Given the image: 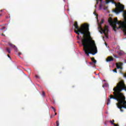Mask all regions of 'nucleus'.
I'll list each match as a JSON object with an SVG mask.
<instances>
[{
    "mask_svg": "<svg viewBox=\"0 0 126 126\" xmlns=\"http://www.w3.org/2000/svg\"><path fill=\"white\" fill-rule=\"evenodd\" d=\"M53 117H54V116L52 115L50 118H51V119H52Z\"/></svg>",
    "mask_w": 126,
    "mask_h": 126,
    "instance_id": "b1692460",
    "label": "nucleus"
},
{
    "mask_svg": "<svg viewBox=\"0 0 126 126\" xmlns=\"http://www.w3.org/2000/svg\"><path fill=\"white\" fill-rule=\"evenodd\" d=\"M91 60L92 61V63H93L94 64H95V63H97V61L96 60H95V58H94V57L92 58Z\"/></svg>",
    "mask_w": 126,
    "mask_h": 126,
    "instance_id": "f8f14e48",
    "label": "nucleus"
},
{
    "mask_svg": "<svg viewBox=\"0 0 126 126\" xmlns=\"http://www.w3.org/2000/svg\"><path fill=\"white\" fill-rule=\"evenodd\" d=\"M119 56H122V52H119Z\"/></svg>",
    "mask_w": 126,
    "mask_h": 126,
    "instance_id": "4be33fe9",
    "label": "nucleus"
},
{
    "mask_svg": "<svg viewBox=\"0 0 126 126\" xmlns=\"http://www.w3.org/2000/svg\"><path fill=\"white\" fill-rule=\"evenodd\" d=\"M5 50L8 53V54H10V52H11V49L9 47H6Z\"/></svg>",
    "mask_w": 126,
    "mask_h": 126,
    "instance_id": "9b49d317",
    "label": "nucleus"
},
{
    "mask_svg": "<svg viewBox=\"0 0 126 126\" xmlns=\"http://www.w3.org/2000/svg\"><path fill=\"white\" fill-rule=\"evenodd\" d=\"M7 56L9 58V59H10V56H9V55H8Z\"/></svg>",
    "mask_w": 126,
    "mask_h": 126,
    "instance_id": "393cba45",
    "label": "nucleus"
},
{
    "mask_svg": "<svg viewBox=\"0 0 126 126\" xmlns=\"http://www.w3.org/2000/svg\"><path fill=\"white\" fill-rule=\"evenodd\" d=\"M123 63H116V68H115L113 70V71L114 72H116L117 73V69H123Z\"/></svg>",
    "mask_w": 126,
    "mask_h": 126,
    "instance_id": "39448f33",
    "label": "nucleus"
},
{
    "mask_svg": "<svg viewBox=\"0 0 126 126\" xmlns=\"http://www.w3.org/2000/svg\"><path fill=\"white\" fill-rule=\"evenodd\" d=\"M125 63H126V60H125Z\"/></svg>",
    "mask_w": 126,
    "mask_h": 126,
    "instance_id": "c756f323",
    "label": "nucleus"
},
{
    "mask_svg": "<svg viewBox=\"0 0 126 126\" xmlns=\"http://www.w3.org/2000/svg\"><path fill=\"white\" fill-rule=\"evenodd\" d=\"M116 8L114 10V12L117 13V14L120 13V12H124L123 16L125 19L124 22L122 21H118V18H115L114 20H113L112 18H109L108 20V22L110 23V25L113 26V30L115 32H117V29H121V28H124V27L126 25V11L125 10V6L124 5L121 4V3H118L116 5Z\"/></svg>",
    "mask_w": 126,
    "mask_h": 126,
    "instance_id": "7ed1b4c3",
    "label": "nucleus"
},
{
    "mask_svg": "<svg viewBox=\"0 0 126 126\" xmlns=\"http://www.w3.org/2000/svg\"><path fill=\"white\" fill-rule=\"evenodd\" d=\"M51 108H52V109H53L54 113H56V108L55 107H53V106L51 107Z\"/></svg>",
    "mask_w": 126,
    "mask_h": 126,
    "instance_id": "dca6fc26",
    "label": "nucleus"
},
{
    "mask_svg": "<svg viewBox=\"0 0 126 126\" xmlns=\"http://www.w3.org/2000/svg\"><path fill=\"white\" fill-rule=\"evenodd\" d=\"M110 2H112V3H115V4H116V3L115 2V0H107L106 3L108 4Z\"/></svg>",
    "mask_w": 126,
    "mask_h": 126,
    "instance_id": "9d476101",
    "label": "nucleus"
},
{
    "mask_svg": "<svg viewBox=\"0 0 126 126\" xmlns=\"http://www.w3.org/2000/svg\"><path fill=\"white\" fill-rule=\"evenodd\" d=\"M105 126H107V124H106V123H105Z\"/></svg>",
    "mask_w": 126,
    "mask_h": 126,
    "instance_id": "c85d7f7f",
    "label": "nucleus"
},
{
    "mask_svg": "<svg viewBox=\"0 0 126 126\" xmlns=\"http://www.w3.org/2000/svg\"><path fill=\"white\" fill-rule=\"evenodd\" d=\"M5 27H2V28H1L0 29V30H4V29H5Z\"/></svg>",
    "mask_w": 126,
    "mask_h": 126,
    "instance_id": "6ab92c4d",
    "label": "nucleus"
},
{
    "mask_svg": "<svg viewBox=\"0 0 126 126\" xmlns=\"http://www.w3.org/2000/svg\"><path fill=\"white\" fill-rule=\"evenodd\" d=\"M125 23H126V22H125ZM120 29H122L125 33V34L126 35V24L123 27V28H121Z\"/></svg>",
    "mask_w": 126,
    "mask_h": 126,
    "instance_id": "0eeeda50",
    "label": "nucleus"
},
{
    "mask_svg": "<svg viewBox=\"0 0 126 126\" xmlns=\"http://www.w3.org/2000/svg\"><path fill=\"white\" fill-rule=\"evenodd\" d=\"M2 36H4V35L3 34H2Z\"/></svg>",
    "mask_w": 126,
    "mask_h": 126,
    "instance_id": "cd10ccee",
    "label": "nucleus"
},
{
    "mask_svg": "<svg viewBox=\"0 0 126 126\" xmlns=\"http://www.w3.org/2000/svg\"><path fill=\"white\" fill-rule=\"evenodd\" d=\"M60 123H59L58 121H56V126H59Z\"/></svg>",
    "mask_w": 126,
    "mask_h": 126,
    "instance_id": "a211bd4d",
    "label": "nucleus"
},
{
    "mask_svg": "<svg viewBox=\"0 0 126 126\" xmlns=\"http://www.w3.org/2000/svg\"><path fill=\"white\" fill-rule=\"evenodd\" d=\"M77 39H79V36L78 35V36H77Z\"/></svg>",
    "mask_w": 126,
    "mask_h": 126,
    "instance_id": "5701e85b",
    "label": "nucleus"
},
{
    "mask_svg": "<svg viewBox=\"0 0 126 126\" xmlns=\"http://www.w3.org/2000/svg\"><path fill=\"white\" fill-rule=\"evenodd\" d=\"M22 53L21 52H19L18 55L19 57H20V55H21Z\"/></svg>",
    "mask_w": 126,
    "mask_h": 126,
    "instance_id": "412c9836",
    "label": "nucleus"
},
{
    "mask_svg": "<svg viewBox=\"0 0 126 126\" xmlns=\"http://www.w3.org/2000/svg\"><path fill=\"white\" fill-rule=\"evenodd\" d=\"M35 77L36 78H40V77L38 76V75H35Z\"/></svg>",
    "mask_w": 126,
    "mask_h": 126,
    "instance_id": "aec40b11",
    "label": "nucleus"
},
{
    "mask_svg": "<svg viewBox=\"0 0 126 126\" xmlns=\"http://www.w3.org/2000/svg\"><path fill=\"white\" fill-rule=\"evenodd\" d=\"M89 63L91 65H95V64L93 62H90Z\"/></svg>",
    "mask_w": 126,
    "mask_h": 126,
    "instance_id": "f3484780",
    "label": "nucleus"
},
{
    "mask_svg": "<svg viewBox=\"0 0 126 126\" xmlns=\"http://www.w3.org/2000/svg\"><path fill=\"white\" fill-rule=\"evenodd\" d=\"M94 7L96 8V7H97V5H95L94 6Z\"/></svg>",
    "mask_w": 126,
    "mask_h": 126,
    "instance_id": "bb28decb",
    "label": "nucleus"
},
{
    "mask_svg": "<svg viewBox=\"0 0 126 126\" xmlns=\"http://www.w3.org/2000/svg\"><path fill=\"white\" fill-rule=\"evenodd\" d=\"M99 6H101V5H99Z\"/></svg>",
    "mask_w": 126,
    "mask_h": 126,
    "instance_id": "7c9ffc66",
    "label": "nucleus"
},
{
    "mask_svg": "<svg viewBox=\"0 0 126 126\" xmlns=\"http://www.w3.org/2000/svg\"><path fill=\"white\" fill-rule=\"evenodd\" d=\"M8 45L10 47H11V48H13L15 51H17V48L16 47V46H15V45H13L10 42L8 43Z\"/></svg>",
    "mask_w": 126,
    "mask_h": 126,
    "instance_id": "423d86ee",
    "label": "nucleus"
},
{
    "mask_svg": "<svg viewBox=\"0 0 126 126\" xmlns=\"http://www.w3.org/2000/svg\"><path fill=\"white\" fill-rule=\"evenodd\" d=\"M98 29L100 30L101 31H102V32H103V34H104L105 35V37H106V38L107 39H108V38H109L108 36V34H109V27L107 26H105L104 28L103 29L102 28L101 26H99L98 27Z\"/></svg>",
    "mask_w": 126,
    "mask_h": 126,
    "instance_id": "20e7f679",
    "label": "nucleus"
},
{
    "mask_svg": "<svg viewBox=\"0 0 126 126\" xmlns=\"http://www.w3.org/2000/svg\"><path fill=\"white\" fill-rule=\"evenodd\" d=\"M99 2H102V0H96V4H98V3H99Z\"/></svg>",
    "mask_w": 126,
    "mask_h": 126,
    "instance_id": "4468645a",
    "label": "nucleus"
},
{
    "mask_svg": "<svg viewBox=\"0 0 126 126\" xmlns=\"http://www.w3.org/2000/svg\"><path fill=\"white\" fill-rule=\"evenodd\" d=\"M109 122L110 123V124H111V125H113V126H119L118 125L114 123H115V120H113L112 121V120L109 121Z\"/></svg>",
    "mask_w": 126,
    "mask_h": 126,
    "instance_id": "1a4fd4ad",
    "label": "nucleus"
},
{
    "mask_svg": "<svg viewBox=\"0 0 126 126\" xmlns=\"http://www.w3.org/2000/svg\"><path fill=\"white\" fill-rule=\"evenodd\" d=\"M75 27L74 32L79 36L81 34L83 35V38L82 40V44L83 46V50L85 54L88 57H89V54L95 55L97 54V47L95 44V41L92 40L90 36V32H89V25L84 24L82 25L79 28L77 22H75L74 25Z\"/></svg>",
    "mask_w": 126,
    "mask_h": 126,
    "instance_id": "f257e3e1",
    "label": "nucleus"
},
{
    "mask_svg": "<svg viewBox=\"0 0 126 126\" xmlns=\"http://www.w3.org/2000/svg\"><path fill=\"white\" fill-rule=\"evenodd\" d=\"M103 23H104V20H103V19H102L101 21V22L99 24V25H101V24H103Z\"/></svg>",
    "mask_w": 126,
    "mask_h": 126,
    "instance_id": "ddd939ff",
    "label": "nucleus"
},
{
    "mask_svg": "<svg viewBox=\"0 0 126 126\" xmlns=\"http://www.w3.org/2000/svg\"><path fill=\"white\" fill-rule=\"evenodd\" d=\"M57 115H58V114L57 113H55V116H57Z\"/></svg>",
    "mask_w": 126,
    "mask_h": 126,
    "instance_id": "a878e982",
    "label": "nucleus"
},
{
    "mask_svg": "<svg viewBox=\"0 0 126 126\" xmlns=\"http://www.w3.org/2000/svg\"><path fill=\"white\" fill-rule=\"evenodd\" d=\"M125 90L126 92V85L125 84V81L122 80L119 82L116 87L113 89L114 92L113 94H110L109 98L107 99V105H109L111 103V99L116 100L118 102L117 103V108L120 109L121 112H124L123 108L126 109V97L124 96V94L121 92Z\"/></svg>",
    "mask_w": 126,
    "mask_h": 126,
    "instance_id": "f03ea898",
    "label": "nucleus"
},
{
    "mask_svg": "<svg viewBox=\"0 0 126 126\" xmlns=\"http://www.w3.org/2000/svg\"><path fill=\"white\" fill-rule=\"evenodd\" d=\"M114 61V58L113 57H108L107 59H106V62L108 63L109 62H113Z\"/></svg>",
    "mask_w": 126,
    "mask_h": 126,
    "instance_id": "6e6552de",
    "label": "nucleus"
},
{
    "mask_svg": "<svg viewBox=\"0 0 126 126\" xmlns=\"http://www.w3.org/2000/svg\"><path fill=\"white\" fill-rule=\"evenodd\" d=\"M42 96H44L45 95H46V93H45V92H44V91H42Z\"/></svg>",
    "mask_w": 126,
    "mask_h": 126,
    "instance_id": "2eb2a0df",
    "label": "nucleus"
}]
</instances>
